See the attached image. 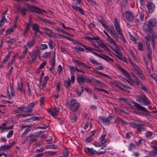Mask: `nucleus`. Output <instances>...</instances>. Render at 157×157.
Listing matches in <instances>:
<instances>
[{"label":"nucleus","instance_id":"nucleus-1","mask_svg":"<svg viewBox=\"0 0 157 157\" xmlns=\"http://www.w3.org/2000/svg\"><path fill=\"white\" fill-rule=\"evenodd\" d=\"M24 5L25 7H21L19 6H17L15 7L17 11L23 16L25 15L26 12L29 10L30 12H35L38 14H42L45 12L44 10L37 7L30 6L28 3L25 4Z\"/></svg>","mask_w":157,"mask_h":157},{"label":"nucleus","instance_id":"nucleus-2","mask_svg":"<svg viewBox=\"0 0 157 157\" xmlns=\"http://www.w3.org/2000/svg\"><path fill=\"white\" fill-rule=\"evenodd\" d=\"M118 68L124 75L131 80L132 82L135 83L139 87L144 91L146 92L147 91L146 87L144 86L142 83L140 82L137 78L134 75H132L130 77L129 73L124 69L121 66H119Z\"/></svg>","mask_w":157,"mask_h":157},{"label":"nucleus","instance_id":"nucleus-3","mask_svg":"<svg viewBox=\"0 0 157 157\" xmlns=\"http://www.w3.org/2000/svg\"><path fill=\"white\" fill-rule=\"evenodd\" d=\"M157 24L155 19L152 18L148 21V35L156 34L155 32L153 27H155Z\"/></svg>","mask_w":157,"mask_h":157},{"label":"nucleus","instance_id":"nucleus-4","mask_svg":"<svg viewBox=\"0 0 157 157\" xmlns=\"http://www.w3.org/2000/svg\"><path fill=\"white\" fill-rule=\"evenodd\" d=\"M130 64L133 67L132 70L136 74L138 75L140 78L142 80L144 79V76L142 73V71H141L140 68L134 63L132 61H129Z\"/></svg>","mask_w":157,"mask_h":157},{"label":"nucleus","instance_id":"nucleus-5","mask_svg":"<svg viewBox=\"0 0 157 157\" xmlns=\"http://www.w3.org/2000/svg\"><path fill=\"white\" fill-rule=\"evenodd\" d=\"M43 29L45 30V32L46 34L48 36L59 38H62V37H63V35L53 33L50 29H49L46 27H44Z\"/></svg>","mask_w":157,"mask_h":157},{"label":"nucleus","instance_id":"nucleus-6","mask_svg":"<svg viewBox=\"0 0 157 157\" xmlns=\"http://www.w3.org/2000/svg\"><path fill=\"white\" fill-rule=\"evenodd\" d=\"M70 109L72 111H76L80 108V105L79 103L76 102L75 99H72L70 101Z\"/></svg>","mask_w":157,"mask_h":157},{"label":"nucleus","instance_id":"nucleus-7","mask_svg":"<svg viewBox=\"0 0 157 157\" xmlns=\"http://www.w3.org/2000/svg\"><path fill=\"white\" fill-rule=\"evenodd\" d=\"M130 126L133 128H136L140 131H143L146 130V126L141 124H136L133 122L129 123Z\"/></svg>","mask_w":157,"mask_h":157},{"label":"nucleus","instance_id":"nucleus-8","mask_svg":"<svg viewBox=\"0 0 157 157\" xmlns=\"http://www.w3.org/2000/svg\"><path fill=\"white\" fill-rule=\"evenodd\" d=\"M136 101L140 102L141 103L145 105H147V99L144 95L141 94L137 95L136 97Z\"/></svg>","mask_w":157,"mask_h":157},{"label":"nucleus","instance_id":"nucleus-9","mask_svg":"<svg viewBox=\"0 0 157 157\" xmlns=\"http://www.w3.org/2000/svg\"><path fill=\"white\" fill-rule=\"evenodd\" d=\"M40 52L38 50H34L31 52H29L30 56L32 58V62H33L37 58V57L40 56Z\"/></svg>","mask_w":157,"mask_h":157},{"label":"nucleus","instance_id":"nucleus-10","mask_svg":"<svg viewBox=\"0 0 157 157\" xmlns=\"http://www.w3.org/2000/svg\"><path fill=\"white\" fill-rule=\"evenodd\" d=\"M113 117L109 115L108 117L104 116H100L99 119L101 120L102 122L105 125H109L110 123V120H111Z\"/></svg>","mask_w":157,"mask_h":157},{"label":"nucleus","instance_id":"nucleus-11","mask_svg":"<svg viewBox=\"0 0 157 157\" xmlns=\"http://www.w3.org/2000/svg\"><path fill=\"white\" fill-rule=\"evenodd\" d=\"M114 24L116 29L119 35L121 34L122 33L121 31V29L120 27L119 23L118 22L116 18L114 20Z\"/></svg>","mask_w":157,"mask_h":157},{"label":"nucleus","instance_id":"nucleus-12","mask_svg":"<svg viewBox=\"0 0 157 157\" xmlns=\"http://www.w3.org/2000/svg\"><path fill=\"white\" fill-rule=\"evenodd\" d=\"M126 19L129 21H132L134 19V16L132 13L130 11H127L125 12Z\"/></svg>","mask_w":157,"mask_h":157},{"label":"nucleus","instance_id":"nucleus-13","mask_svg":"<svg viewBox=\"0 0 157 157\" xmlns=\"http://www.w3.org/2000/svg\"><path fill=\"white\" fill-rule=\"evenodd\" d=\"M35 40L34 38H33L31 40L28 41L27 44L24 45L25 48L28 49L33 47L35 44Z\"/></svg>","mask_w":157,"mask_h":157},{"label":"nucleus","instance_id":"nucleus-14","mask_svg":"<svg viewBox=\"0 0 157 157\" xmlns=\"http://www.w3.org/2000/svg\"><path fill=\"white\" fill-rule=\"evenodd\" d=\"M84 151L88 154L95 155L97 154V152L93 148L85 147L84 149Z\"/></svg>","mask_w":157,"mask_h":157},{"label":"nucleus","instance_id":"nucleus-15","mask_svg":"<svg viewBox=\"0 0 157 157\" xmlns=\"http://www.w3.org/2000/svg\"><path fill=\"white\" fill-rule=\"evenodd\" d=\"M6 123H4L0 125V130L2 132H4L5 130H10L12 128L13 126H11L9 127L6 126Z\"/></svg>","mask_w":157,"mask_h":157},{"label":"nucleus","instance_id":"nucleus-16","mask_svg":"<svg viewBox=\"0 0 157 157\" xmlns=\"http://www.w3.org/2000/svg\"><path fill=\"white\" fill-rule=\"evenodd\" d=\"M59 110L60 109L59 108L55 107L54 108L53 111L50 110L49 111V112L50 113L53 117H55L58 115Z\"/></svg>","mask_w":157,"mask_h":157},{"label":"nucleus","instance_id":"nucleus-17","mask_svg":"<svg viewBox=\"0 0 157 157\" xmlns=\"http://www.w3.org/2000/svg\"><path fill=\"white\" fill-rule=\"evenodd\" d=\"M157 38L156 34L148 35V41L152 40L153 47L154 48L155 39Z\"/></svg>","mask_w":157,"mask_h":157},{"label":"nucleus","instance_id":"nucleus-18","mask_svg":"<svg viewBox=\"0 0 157 157\" xmlns=\"http://www.w3.org/2000/svg\"><path fill=\"white\" fill-rule=\"evenodd\" d=\"M155 6L154 4L151 2L148 3V12L150 13H152L155 10Z\"/></svg>","mask_w":157,"mask_h":157},{"label":"nucleus","instance_id":"nucleus-19","mask_svg":"<svg viewBox=\"0 0 157 157\" xmlns=\"http://www.w3.org/2000/svg\"><path fill=\"white\" fill-rule=\"evenodd\" d=\"M34 105L35 103L34 102H32L29 104L26 108V112L27 113L31 112L34 107Z\"/></svg>","mask_w":157,"mask_h":157},{"label":"nucleus","instance_id":"nucleus-20","mask_svg":"<svg viewBox=\"0 0 157 157\" xmlns=\"http://www.w3.org/2000/svg\"><path fill=\"white\" fill-rule=\"evenodd\" d=\"M107 37H108L106 39L107 41L108 42L112 44L115 47L117 48L118 45L116 44L114 40L109 35Z\"/></svg>","mask_w":157,"mask_h":157},{"label":"nucleus","instance_id":"nucleus-21","mask_svg":"<svg viewBox=\"0 0 157 157\" xmlns=\"http://www.w3.org/2000/svg\"><path fill=\"white\" fill-rule=\"evenodd\" d=\"M133 104H134L135 106L136 107L137 109L143 111H146V109L144 107L140 106L139 104L136 102L133 103Z\"/></svg>","mask_w":157,"mask_h":157},{"label":"nucleus","instance_id":"nucleus-22","mask_svg":"<svg viewBox=\"0 0 157 157\" xmlns=\"http://www.w3.org/2000/svg\"><path fill=\"white\" fill-rule=\"evenodd\" d=\"M85 77L83 76H80L78 77L77 78L78 82L80 83H83L85 82Z\"/></svg>","mask_w":157,"mask_h":157},{"label":"nucleus","instance_id":"nucleus-23","mask_svg":"<svg viewBox=\"0 0 157 157\" xmlns=\"http://www.w3.org/2000/svg\"><path fill=\"white\" fill-rule=\"evenodd\" d=\"M13 143H12L10 145H4L1 146L0 147V150H2L4 151L9 149L12 145Z\"/></svg>","mask_w":157,"mask_h":157},{"label":"nucleus","instance_id":"nucleus-24","mask_svg":"<svg viewBox=\"0 0 157 157\" xmlns=\"http://www.w3.org/2000/svg\"><path fill=\"white\" fill-rule=\"evenodd\" d=\"M106 135V134L102 135L99 138V139L100 141V142L102 144H103L106 142L108 140V139H106L105 138V137Z\"/></svg>","mask_w":157,"mask_h":157},{"label":"nucleus","instance_id":"nucleus-25","mask_svg":"<svg viewBox=\"0 0 157 157\" xmlns=\"http://www.w3.org/2000/svg\"><path fill=\"white\" fill-rule=\"evenodd\" d=\"M114 86L119 88L123 89L124 85L118 81H115Z\"/></svg>","mask_w":157,"mask_h":157},{"label":"nucleus","instance_id":"nucleus-26","mask_svg":"<svg viewBox=\"0 0 157 157\" xmlns=\"http://www.w3.org/2000/svg\"><path fill=\"white\" fill-rule=\"evenodd\" d=\"M101 58L107 61L108 62L110 61L112 62H113L114 61V60L113 59L104 55H102V56L101 57Z\"/></svg>","mask_w":157,"mask_h":157},{"label":"nucleus","instance_id":"nucleus-27","mask_svg":"<svg viewBox=\"0 0 157 157\" xmlns=\"http://www.w3.org/2000/svg\"><path fill=\"white\" fill-rule=\"evenodd\" d=\"M33 29L36 33L39 32L40 33V31L39 30V26L38 25L36 24H34L32 25Z\"/></svg>","mask_w":157,"mask_h":157},{"label":"nucleus","instance_id":"nucleus-28","mask_svg":"<svg viewBox=\"0 0 157 157\" xmlns=\"http://www.w3.org/2000/svg\"><path fill=\"white\" fill-rule=\"evenodd\" d=\"M10 89L11 91V95H9V98H12L14 96V88L13 85L12 84H10Z\"/></svg>","mask_w":157,"mask_h":157},{"label":"nucleus","instance_id":"nucleus-29","mask_svg":"<svg viewBox=\"0 0 157 157\" xmlns=\"http://www.w3.org/2000/svg\"><path fill=\"white\" fill-rule=\"evenodd\" d=\"M77 89L78 95L80 96L83 91L84 88L81 86H78V87Z\"/></svg>","mask_w":157,"mask_h":157},{"label":"nucleus","instance_id":"nucleus-30","mask_svg":"<svg viewBox=\"0 0 157 157\" xmlns=\"http://www.w3.org/2000/svg\"><path fill=\"white\" fill-rule=\"evenodd\" d=\"M34 136L35 135L33 134H31L29 135V137L31 138L29 140L30 142H35L37 141V139L34 138Z\"/></svg>","mask_w":157,"mask_h":157},{"label":"nucleus","instance_id":"nucleus-31","mask_svg":"<svg viewBox=\"0 0 157 157\" xmlns=\"http://www.w3.org/2000/svg\"><path fill=\"white\" fill-rule=\"evenodd\" d=\"M106 146L105 145H103L102 146V147L100 149V150H101V149L103 150L101 151H99L97 152V154H98L99 155H101V154H103L104 153H105L106 151V149H105V148L106 147Z\"/></svg>","mask_w":157,"mask_h":157},{"label":"nucleus","instance_id":"nucleus-32","mask_svg":"<svg viewBox=\"0 0 157 157\" xmlns=\"http://www.w3.org/2000/svg\"><path fill=\"white\" fill-rule=\"evenodd\" d=\"M106 146L105 145H103L102 146V147L100 149V150H101V149L103 150L101 151H99L97 152V154H98L99 155H101V154H103L104 153H105L106 151V149H105V148L106 147Z\"/></svg>","mask_w":157,"mask_h":157},{"label":"nucleus","instance_id":"nucleus-33","mask_svg":"<svg viewBox=\"0 0 157 157\" xmlns=\"http://www.w3.org/2000/svg\"><path fill=\"white\" fill-rule=\"evenodd\" d=\"M148 58L151 61L152 60V58L151 56L152 55V53L151 50L150 49V47L148 44Z\"/></svg>","mask_w":157,"mask_h":157},{"label":"nucleus","instance_id":"nucleus-34","mask_svg":"<svg viewBox=\"0 0 157 157\" xmlns=\"http://www.w3.org/2000/svg\"><path fill=\"white\" fill-rule=\"evenodd\" d=\"M72 7L74 9L78 11L82 15H83L84 14L82 10L80 8L76 6H73Z\"/></svg>","mask_w":157,"mask_h":157},{"label":"nucleus","instance_id":"nucleus-35","mask_svg":"<svg viewBox=\"0 0 157 157\" xmlns=\"http://www.w3.org/2000/svg\"><path fill=\"white\" fill-rule=\"evenodd\" d=\"M100 46L107 52L109 51V49L103 43H101L99 44Z\"/></svg>","mask_w":157,"mask_h":157},{"label":"nucleus","instance_id":"nucleus-36","mask_svg":"<svg viewBox=\"0 0 157 157\" xmlns=\"http://www.w3.org/2000/svg\"><path fill=\"white\" fill-rule=\"evenodd\" d=\"M17 90H20L22 92L25 93V91L23 88V83L22 82L21 83V86L20 85L19 82L17 83Z\"/></svg>","mask_w":157,"mask_h":157},{"label":"nucleus","instance_id":"nucleus-37","mask_svg":"<svg viewBox=\"0 0 157 157\" xmlns=\"http://www.w3.org/2000/svg\"><path fill=\"white\" fill-rule=\"evenodd\" d=\"M11 55V53L9 52L7 55L5 57L3 61L2 62V63L4 64L6 63L10 58Z\"/></svg>","mask_w":157,"mask_h":157},{"label":"nucleus","instance_id":"nucleus-38","mask_svg":"<svg viewBox=\"0 0 157 157\" xmlns=\"http://www.w3.org/2000/svg\"><path fill=\"white\" fill-rule=\"evenodd\" d=\"M93 81L96 83L100 85L101 86H106V85L105 84L96 79L94 78Z\"/></svg>","mask_w":157,"mask_h":157},{"label":"nucleus","instance_id":"nucleus-39","mask_svg":"<svg viewBox=\"0 0 157 157\" xmlns=\"http://www.w3.org/2000/svg\"><path fill=\"white\" fill-rule=\"evenodd\" d=\"M71 80L69 79L68 81H64V85L66 88H68L71 85Z\"/></svg>","mask_w":157,"mask_h":157},{"label":"nucleus","instance_id":"nucleus-40","mask_svg":"<svg viewBox=\"0 0 157 157\" xmlns=\"http://www.w3.org/2000/svg\"><path fill=\"white\" fill-rule=\"evenodd\" d=\"M145 141L142 138H140V139L139 140L136 142V145L137 146H139L143 143L144 144Z\"/></svg>","mask_w":157,"mask_h":157},{"label":"nucleus","instance_id":"nucleus-41","mask_svg":"<svg viewBox=\"0 0 157 157\" xmlns=\"http://www.w3.org/2000/svg\"><path fill=\"white\" fill-rule=\"evenodd\" d=\"M69 68L71 74H73L74 72L76 71V67L70 66H69Z\"/></svg>","mask_w":157,"mask_h":157},{"label":"nucleus","instance_id":"nucleus-42","mask_svg":"<svg viewBox=\"0 0 157 157\" xmlns=\"http://www.w3.org/2000/svg\"><path fill=\"white\" fill-rule=\"evenodd\" d=\"M8 11L7 9L6 11H5L2 14V18L1 20V22L4 21L5 22L6 21V18L5 17V15L7 14V12Z\"/></svg>","mask_w":157,"mask_h":157},{"label":"nucleus","instance_id":"nucleus-43","mask_svg":"<svg viewBox=\"0 0 157 157\" xmlns=\"http://www.w3.org/2000/svg\"><path fill=\"white\" fill-rule=\"evenodd\" d=\"M48 44L49 46V48L51 49H52L55 45V44L54 42L51 40H50L48 42Z\"/></svg>","mask_w":157,"mask_h":157},{"label":"nucleus","instance_id":"nucleus-44","mask_svg":"<svg viewBox=\"0 0 157 157\" xmlns=\"http://www.w3.org/2000/svg\"><path fill=\"white\" fill-rule=\"evenodd\" d=\"M155 137V134L151 132L148 131V138L149 139L154 138Z\"/></svg>","mask_w":157,"mask_h":157},{"label":"nucleus","instance_id":"nucleus-45","mask_svg":"<svg viewBox=\"0 0 157 157\" xmlns=\"http://www.w3.org/2000/svg\"><path fill=\"white\" fill-rule=\"evenodd\" d=\"M117 122L121 123V124L125 125L126 124V122L123 120L119 118H117L116 119Z\"/></svg>","mask_w":157,"mask_h":157},{"label":"nucleus","instance_id":"nucleus-46","mask_svg":"<svg viewBox=\"0 0 157 157\" xmlns=\"http://www.w3.org/2000/svg\"><path fill=\"white\" fill-rule=\"evenodd\" d=\"M135 148V145L132 143H130L128 146V149L129 151H132Z\"/></svg>","mask_w":157,"mask_h":157},{"label":"nucleus","instance_id":"nucleus-47","mask_svg":"<svg viewBox=\"0 0 157 157\" xmlns=\"http://www.w3.org/2000/svg\"><path fill=\"white\" fill-rule=\"evenodd\" d=\"M17 40L15 38H12L9 40H6L5 41L6 43L11 44H13Z\"/></svg>","mask_w":157,"mask_h":157},{"label":"nucleus","instance_id":"nucleus-48","mask_svg":"<svg viewBox=\"0 0 157 157\" xmlns=\"http://www.w3.org/2000/svg\"><path fill=\"white\" fill-rule=\"evenodd\" d=\"M73 49L76 52H84V49L81 47H74Z\"/></svg>","mask_w":157,"mask_h":157},{"label":"nucleus","instance_id":"nucleus-49","mask_svg":"<svg viewBox=\"0 0 157 157\" xmlns=\"http://www.w3.org/2000/svg\"><path fill=\"white\" fill-rule=\"evenodd\" d=\"M78 117L75 114H74L72 117L71 118V121L73 122L76 121Z\"/></svg>","mask_w":157,"mask_h":157},{"label":"nucleus","instance_id":"nucleus-50","mask_svg":"<svg viewBox=\"0 0 157 157\" xmlns=\"http://www.w3.org/2000/svg\"><path fill=\"white\" fill-rule=\"evenodd\" d=\"M115 48L116 49L114 51V52H115V53H116L118 55L120 56H121V53L120 51H121V49H120V48H119L118 45L117 48H116V47H115Z\"/></svg>","mask_w":157,"mask_h":157},{"label":"nucleus","instance_id":"nucleus-51","mask_svg":"<svg viewBox=\"0 0 157 157\" xmlns=\"http://www.w3.org/2000/svg\"><path fill=\"white\" fill-rule=\"evenodd\" d=\"M48 48V46L46 44H41L40 47V49L41 50H44Z\"/></svg>","mask_w":157,"mask_h":157},{"label":"nucleus","instance_id":"nucleus-52","mask_svg":"<svg viewBox=\"0 0 157 157\" xmlns=\"http://www.w3.org/2000/svg\"><path fill=\"white\" fill-rule=\"evenodd\" d=\"M94 78L91 77H90L89 78H87L85 77V81L86 82L90 83L93 81Z\"/></svg>","mask_w":157,"mask_h":157},{"label":"nucleus","instance_id":"nucleus-53","mask_svg":"<svg viewBox=\"0 0 157 157\" xmlns=\"http://www.w3.org/2000/svg\"><path fill=\"white\" fill-rule=\"evenodd\" d=\"M50 52H46L43 54L42 57L45 59L47 58L50 55Z\"/></svg>","mask_w":157,"mask_h":157},{"label":"nucleus","instance_id":"nucleus-54","mask_svg":"<svg viewBox=\"0 0 157 157\" xmlns=\"http://www.w3.org/2000/svg\"><path fill=\"white\" fill-rule=\"evenodd\" d=\"M14 30L13 29H7L6 32L5 34L6 35L9 34L13 32Z\"/></svg>","mask_w":157,"mask_h":157},{"label":"nucleus","instance_id":"nucleus-55","mask_svg":"<svg viewBox=\"0 0 157 157\" xmlns=\"http://www.w3.org/2000/svg\"><path fill=\"white\" fill-rule=\"evenodd\" d=\"M63 71V68L61 65H59L58 67L57 72L59 74H60Z\"/></svg>","mask_w":157,"mask_h":157},{"label":"nucleus","instance_id":"nucleus-56","mask_svg":"<svg viewBox=\"0 0 157 157\" xmlns=\"http://www.w3.org/2000/svg\"><path fill=\"white\" fill-rule=\"evenodd\" d=\"M143 45L141 43H139L138 45V48L139 50L141 51L142 50Z\"/></svg>","mask_w":157,"mask_h":157},{"label":"nucleus","instance_id":"nucleus-57","mask_svg":"<svg viewBox=\"0 0 157 157\" xmlns=\"http://www.w3.org/2000/svg\"><path fill=\"white\" fill-rule=\"evenodd\" d=\"M13 131L11 130L9 131L7 135V138H10L12 136L13 134Z\"/></svg>","mask_w":157,"mask_h":157},{"label":"nucleus","instance_id":"nucleus-58","mask_svg":"<svg viewBox=\"0 0 157 157\" xmlns=\"http://www.w3.org/2000/svg\"><path fill=\"white\" fill-rule=\"evenodd\" d=\"M75 62L78 65H81L83 67L84 63H81L80 61L77 60H75Z\"/></svg>","mask_w":157,"mask_h":157},{"label":"nucleus","instance_id":"nucleus-59","mask_svg":"<svg viewBox=\"0 0 157 157\" xmlns=\"http://www.w3.org/2000/svg\"><path fill=\"white\" fill-rule=\"evenodd\" d=\"M84 48H85V49L86 50H88L90 52H92L93 51L94 49L90 47H89L88 46H85Z\"/></svg>","mask_w":157,"mask_h":157},{"label":"nucleus","instance_id":"nucleus-60","mask_svg":"<svg viewBox=\"0 0 157 157\" xmlns=\"http://www.w3.org/2000/svg\"><path fill=\"white\" fill-rule=\"evenodd\" d=\"M130 53L131 56L133 57V59L135 60H136V57L133 52L132 51H130Z\"/></svg>","mask_w":157,"mask_h":157},{"label":"nucleus","instance_id":"nucleus-61","mask_svg":"<svg viewBox=\"0 0 157 157\" xmlns=\"http://www.w3.org/2000/svg\"><path fill=\"white\" fill-rule=\"evenodd\" d=\"M30 130H31L30 128H26L25 130V131L24 132L22 133V135L23 136V135H25L27 134L29 132H30Z\"/></svg>","mask_w":157,"mask_h":157},{"label":"nucleus","instance_id":"nucleus-62","mask_svg":"<svg viewBox=\"0 0 157 157\" xmlns=\"http://www.w3.org/2000/svg\"><path fill=\"white\" fill-rule=\"evenodd\" d=\"M50 149H56L58 148V146L55 144L50 145Z\"/></svg>","mask_w":157,"mask_h":157},{"label":"nucleus","instance_id":"nucleus-63","mask_svg":"<svg viewBox=\"0 0 157 157\" xmlns=\"http://www.w3.org/2000/svg\"><path fill=\"white\" fill-rule=\"evenodd\" d=\"M90 62L93 64H99V63H98L95 59L91 58L90 59Z\"/></svg>","mask_w":157,"mask_h":157},{"label":"nucleus","instance_id":"nucleus-64","mask_svg":"<svg viewBox=\"0 0 157 157\" xmlns=\"http://www.w3.org/2000/svg\"><path fill=\"white\" fill-rule=\"evenodd\" d=\"M100 23H101V24L102 25V26L105 28H108V26L102 20H101L100 21Z\"/></svg>","mask_w":157,"mask_h":157}]
</instances>
